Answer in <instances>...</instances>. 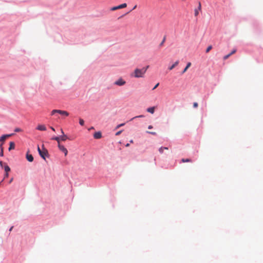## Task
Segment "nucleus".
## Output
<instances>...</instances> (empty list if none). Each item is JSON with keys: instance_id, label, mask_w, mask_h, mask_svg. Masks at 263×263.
Listing matches in <instances>:
<instances>
[{"instance_id": "1", "label": "nucleus", "mask_w": 263, "mask_h": 263, "mask_svg": "<svg viewBox=\"0 0 263 263\" xmlns=\"http://www.w3.org/2000/svg\"><path fill=\"white\" fill-rule=\"evenodd\" d=\"M149 67V66H147L146 67H143V68L140 69L138 68H136L133 73L132 74V76L135 78H142L144 77V74L145 73L147 69Z\"/></svg>"}, {"instance_id": "2", "label": "nucleus", "mask_w": 263, "mask_h": 263, "mask_svg": "<svg viewBox=\"0 0 263 263\" xmlns=\"http://www.w3.org/2000/svg\"><path fill=\"white\" fill-rule=\"evenodd\" d=\"M55 113H58L62 116H64L67 117L69 116V113L67 111L59 110V109H54L52 110L51 114V115H54Z\"/></svg>"}, {"instance_id": "3", "label": "nucleus", "mask_w": 263, "mask_h": 263, "mask_svg": "<svg viewBox=\"0 0 263 263\" xmlns=\"http://www.w3.org/2000/svg\"><path fill=\"white\" fill-rule=\"evenodd\" d=\"M40 156L44 159H45V156L48 154V151L44 147V145L42 146V151L39 153Z\"/></svg>"}, {"instance_id": "4", "label": "nucleus", "mask_w": 263, "mask_h": 263, "mask_svg": "<svg viewBox=\"0 0 263 263\" xmlns=\"http://www.w3.org/2000/svg\"><path fill=\"white\" fill-rule=\"evenodd\" d=\"M125 83L126 82L122 78L118 79V80L114 82V84L118 86H123L125 85Z\"/></svg>"}, {"instance_id": "5", "label": "nucleus", "mask_w": 263, "mask_h": 263, "mask_svg": "<svg viewBox=\"0 0 263 263\" xmlns=\"http://www.w3.org/2000/svg\"><path fill=\"white\" fill-rule=\"evenodd\" d=\"M127 4L126 3L122 4L118 6L112 7L110 10L111 11H115L117 9H122L126 7Z\"/></svg>"}, {"instance_id": "6", "label": "nucleus", "mask_w": 263, "mask_h": 263, "mask_svg": "<svg viewBox=\"0 0 263 263\" xmlns=\"http://www.w3.org/2000/svg\"><path fill=\"white\" fill-rule=\"evenodd\" d=\"M12 135H13V134H9V135H3L2 136H1L0 137V141L2 142V144L0 145V146L2 147V145L3 144V142L6 140V139Z\"/></svg>"}, {"instance_id": "7", "label": "nucleus", "mask_w": 263, "mask_h": 263, "mask_svg": "<svg viewBox=\"0 0 263 263\" xmlns=\"http://www.w3.org/2000/svg\"><path fill=\"white\" fill-rule=\"evenodd\" d=\"M58 147L60 151H61L62 152H63L64 153L65 156H66L67 155L68 151H67V149L63 145H61L60 143H59Z\"/></svg>"}, {"instance_id": "8", "label": "nucleus", "mask_w": 263, "mask_h": 263, "mask_svg": "<svg viewBox=\"0 0 263 263\" xmlns=\"http://www.w3.org/2000/svg\"><path fill=\"white\" fill-rule=\"evenodd\" d=\"M201 3L200 2H199L198 3V8L197 9H195L194 10V14H195V16H198V15L199 14V11H201Z\"/></svg>"}, {"instance_id": "9", "label": "nucleus", "mask_w": 263, "mask_h": 263, "mask_svg": "<svg viewBox=\"0 0 263 263\" xmlns=\"http://www.w3.org/2000/svg\"><path fill=\"white\" fill-rule=\"evenodd\" d=\"M26 159L29 162H32L33 161V157L31 154H29V152L26 154Z\"/></svg>"}, {"instance_id": "10", "label": "nucleus", "mask_w": 263, "mask_h": 263, "mask_svg": "<svg viewBox=\"0 0 263 263\" xmlns=\"http://www.w3.org/2000/svg\"><path fill=\"white\" fill-rule=\"evenodd\" d=\"M36 129L41 131H45L46 130V127L44 125L40 124L37 126Z\"/></svg>"}, {"instance_id": "11", "label": "nucleus", "mask_w": 263, "mask_h": 263, "mask_svg": "<svg viewBox=\"0 0 263 263\" xmlns=\"http://www.w3.org/2000/svg\"><path fill=\"white\" fill-rule=\"evenodd\" d=\"M102 137V134L101 132H96L93 134V137L94 138L96 139H100Z\"/></svg>"}, {"instance_id": "12", "label": "nucleus", "mask_w": 263, "mask_h": 263, "mask_svg": "<svg viewBox=\"0 0 263 263\" xmlns=\"http://www.w3.org/2000/svg\"><path fill=\"white\" fill-rule=\"evenodd\" d=\"M155 108L156 107L155 106L149 107V108H147L146 110L147 112H148L152 114H153L155 112Z\"/></svg>"}, {"instance_id": "13", "label": "nucleus", "mask_w": 263, "mask_h": 263, "mask_svg": "<svg viewBox=\"0 0 263 263\" xmlns=\"http://www.w3.org/2000/svg\"><path fill=\"white\" fill-rule=\"evenodd\" d=\"M179 64V61H176L171 66L168 67V69L171 70L174 69L176 66H177Z\"/></svg>"}, {"instance_id": "14", "label": "nucleus", "mask_w": 263, "mask_h": 263, "mask_svg": "<svg viewBox=\"0 0 263 263\" xmlns=\"http://www.w3.org/2000/svg\"><path fill=\"white\" fill-rule=\"evenodd\" d=\"M15 148V143L13 142H10L9 144V151Z\"/></svg>"}, {"instance_id": "15", "label": "nucleus", "mask_w": 263, "mask_h": 263, "mask_svg": "<svg viewBox=\"0 0 263 263\" xmlns=\"http://www.w3.org/2000/svg\"><path fill=\"white\" fill-rule=\"evenodd\" d=\"M191 63L189 62L187 64V65H186V67H185V68L182 71V73H185L186 71V70H187V69L191 66Z\"/></svg>"}, {"instance_id": "16", "label": "nucleus", "mask_w": 263, "mask_h": 263, "mask_svg": "<svg viewBox=\"0 0 263 263\" xmlns=\"http://www.w3.org/2000/svg\"><path fill=\"white\" fill-rule=\"evenodd\" d=\"M4 167L6 173H8L9 172H10V168L7 164H4Z\"/></svg>"}, {"instance_id": "17", "label": "nucleus", "mask_w": 263, "mask_h": 263, "mask_svg": "<svg viewBox=\"0 0 263 263\" xmlns=\"http://www.w3.org/2000/svg\"><path fill=\"white\" fill-rule=\"evenodd\" d=\"M60 139H61V140L64 141L68 139V137H67V135L63 134V135H62V136H60Z\"/></svg>"}, {"instance_id": "18", "label": "nucleus", "mask_w": 263, "mask_h": 263, "mask_svg": "<svg viewBox=\"0 0 263 263\" xmlns=\"http://www.w3.org/2000/svg\"><path fill=\"white\" fill-rule=\"evenodd\" d=\"M164 149H168V148L167 147H161L159 149V152L160 153L162 154L163 153Z\"/></svg>"}, {"instance_id": "19", "label": "nucleus", "mask_w": 263, "mask_h": 263, "mask_svg": "<svg viewBox=\"0 0 263 263\" xmlns=\"http://www.w3.org/2000/svg\"><path fill=\"white\" fill-rule=\"evenodd\" d=\"M191 160L190 159H184V158H183L181 159V162H191Z\"/></svg>"}, {"instance_id": "20", "label": "nucleus", "mask_w": 263, "mask_h": 263, "mask_svg": "<svg viewBox=\"0 0 263 263\" xmlns=\"http://www.w3.org/2000/svg\"><path fill=\"white\" fill-rule=\"evenodd\" d=\"M79 123L81 125L83 126L84 124V121L82 119H79Z\"/></svg>"}, {"instance_id": "21", "label": "nucleus", "mask_w": 263, "mask_h": 263, "mask_svg": "<svg viewBox=\"0 0 263 263\" xmlns=\"http://www.w3.org/2000/svg\"><path fill=\"white\" fill-rule=\"evenodd\" d=\"M212 49V46L211 45L209 46L206 49V53L209 52Z\"/></svg>"}, {"instance_id": "22", "label": "nucleus", "mask_w": 263, "mask_h": 263, "mask_svg": "<svg viewBox=\"0 0 263 263\" xmlns=\"http://www.w3.org/2000/svg\"><path fill=\"white\" fill-rule=\"evenodd\" d=\"M143 117H144V116H143V115H139V116H136V117H133V118H132V119H130V121H132V120H134V119L137 118H143Z\"/></svg>"}, {"instance_id": "23", "label": "nucleus", "mask_w": 263, "mask_h": 263, "mask_svg": "<svg viewBox=\"0 0 263 263\" xmlns=\"http://www.w3.org/2000/svg\"><path fill=\"white\" fill-rule=\"evenodd\" d=\"M15 132H22V129L20 128H15L14 129Z\"/></svg>"}, {"instance_id": "24", "label": "nucleus", "mask_w": 263, "mask_h": 263, "mask_svg": "<svg viewBox=\"0 0 263 263\" xmlns=\"http://www.w3.org/2000/svg\"><path fill=\"white\" fill-rule=\"evenodd\" d=\"M146 132H147V133L150 134L154 135V136L157 135V133L156 132H148V131H147Z\"/></svg>"}, {"instance_id": "25", "label": "nucleus", "mask_w": 263, "mask_h": 263, "mask_svg": "<svg viewBox=\"0 0 263 263\" xmlns=\"http://www.w3.org/2000/svg\"><path fill=\"white\" fill-rule=\"evenodd\" d=\"M231 56V54L229 53L226 55H225L224 57H223V60H227V59H228Z\"/></svg>"}, {"instance_id": "26", "label": "nucleus", "mask_w": 263, "mask_h": 263, "mask_svg": "<svg viewBox=\"0 0 263 263\" xmlns=\"http://www.w3.org/2000/svg\"><path fill=\"white\" fill-rule=\"evenodd\" d=\"M55 140L58 142V144L60 143V141L61 140L60 137H56V139Z\"/></svg>"}, {"instance_id": "27", "label": "nucleus", "mask_w": 263, "mask_h": 263, "mask_svg": "<svg viewBox=\"0 0 263 263\" xmlns=\"http://www.w3.org/2000/svg\"><path fill=\"white\" fill-rule=\"evenodd\" d=\"M1 147V152L0 153V156H3V148L2 146Z\"/></svg>"}, {"instance_id": "28", "label": "nucleus", "mask_w": 263, "mask_h": 263, "mask_svg": "<svg viewBox=\"0 0 263 263\" xmlns=\"http://www.w3.org/2000/svg\"><path fill=\"white\" fill-rule=\"evenodd\" d=\"M236 52V49H234L230 54L231 55L234 54Z\"/></svg>"}, {"instance_id": "29", "label": "nucleus", "mask_w": 263, "mask_h": 263, "mask_svg": "<svg viewBox=\"0 0 263 263\" xmlns=\"http://www.w3.org/2000/svg\"><path fill=\"white\" fill-rule=\"evenodd\" d=\"M194 107H197L198 106V103L197 102H194L193 104Z\"/></svg>"}, {"instance_id": "30", "label": "nucleus", "mask_w": 263, "mask_h": 263, "mask_svg": "<svg viewBox=\"0 0 263 263\" xmlns=\"http://www.w3.org/2000/svg\"><path fill=\"white\" fill-rule=\"evenodd\" d=\"M124 125V123H122V124H120L119 125H118L117 126V128H118L119 127H120L121 126H122Z\"/></svg>"}, {"instance_id": "31", "label": "nucleus", "mask_w": 263, "mask_h": 263, "mask_svg": "<svg viewBox=\"0 0 263 263\" xmlns=\"http://www.w3.org/2000/svg\"><path fill=\"white\" fill-rule=\"evenodd\" d=\"M4 164H6L5 163H3L2 161H0V165L2 166V167H4Z\"/></svg>"}, {"instance_id": "32", "label": "nucleus", "mask_w": 263, "mask_h": 263, "mask_svg": "<svg viewBox=\"0 0 263 263\" xmlns=\"http://www.w3.org/2000/svg\"><path fill=\"white\" fill-rule=\"evenodd\" d=\"M159 85V83H158L153 88V90H154L155 89H156Z\"/></svg>"}, {"instance_id": "33", "label": "nucleus", "mask_w": 263, "mask_h": 263, "mask_svg": "<svg viewBox=\"0 0 263 263\" xmlns=\"http://www.w3.org/2000/svg\"><path fill=\"white\" fill-rule=\"evenodd\" d=\"M37 151L39 152V153H40L42 151V149H40L39 145L37 146Z\"/></svg>"}, {"instance_id": "34", "label": "nucleus", "mask_w": 263, "mask_h": 263, "mask_svg": "<svg viewBox=\"0 0 263 263\" xmlns=\"http://www.w3.org/2000/svg\"><path fill=\"white\" fill-rule=\"evenodd\" d=\"M164 42H165V38L163 39L162 42L161 43L160 46H162Z\"/></svg>"}, {"instance_id": "35", "label": "nucleus", "mask_w": 263, "mask_h": 263, "mask_svg": "<svg viewBox=\"0 0 263 263\" xmlns=\"http://www.w3.org/2000/svg\"><path fill=\"white\" fill-rule=\"evenodd\" d=\"M8 173H6L5 176H4V178L8 177Z\"/></svg>"}, {"instance_id": "36", "label": "nucleus", "mask_w": 263, "mask_h": 263, "mask_svg": "<svg viewBox=\"0 0 263 263\" xmlns=\"http://www.w3.org/2000/svg\"><path fill=\"white\" fill-rule=\"evenodd\" d=\"M121 131H119V132H117V133H116V135H120V134H121Z\"/></svg>"}, {"instance_id": "37", "label": "nucleus", "mask_w": 263, "mask_h": 263, "mask_svg": "<svg viewBox=\"0 0 263 263\" xmlns=\"http://www.w3.org/2000/svg\"><path fill=\"white\" fill-rule=\"evenodd\" d=\"M152 128H153V126H152V125H149V126H148V129H152Z\"/></svg>"}, {"instance_id": "38", "label": "nucleus", "mask_w": 263, "mask_h": 263, "mask_svg": "<svg viewBox=\"0 0 263 263\" xmlns=\"http://www.w3.org/2000/svg\"><path fill=\"white\" fill-rule=\"evenodd\" d=\"M50 128H51V130H52L53 131H54V130H55L54 128L53 127H52V126H51V127H50Z\"/></svg>"}, {"instance_id": "39", "label": "nucleus", "mask_w": 263, "mask_h": 263, "mask_svg": "<svg viewBox=\"0 0 263 263\" xmlns=\"http://www.w3.org/2000/svg\"><path fill=\"white\" fill-rule=\"evenodd\" d=\"M61 133L62 134V135H63V134H64L63 130L62 129H61Z\"/></svg>"}, {"instance_id": "40", "label": "nucleus", "mask_w": 263, "mask_h": 263, "mask_svg": "<svg viewBox=\"0 0 263 263\" xmlns=\"http://www.w3.org/2000/svg\"><path fill=\"white\" fill-rule=\"evenodd\" d=\"M55 139H56V137H52V138H51V139H52V140H55Z\"/></svg>"}, {"instance_id": "41", "label": "nucleus", "mask_w": 263, "mask_h": 263, "mask_svg": "<svg viewBox=\"0 0 263 263\" xmlns=\"http://www.w3.org/2000/svg\"><path fill=\"white\" fill-rule=\"evenodd\" d=\"M136 7H137V5H135V6L134 7V8H133V10H134V9H136Z\"/></svg>"}, {"instance_id": "42", "label": "nucleus", "mask_w": 263, "mask_h": 263, "mask_svg": "<svg viewBox=\"0 0 263 263\" xmlns=\"http://www.w3.org/2000/svg\"><path fill=\"white\" fill-rule=\"evenodd\" d=\"M125 146H126V147H128V146H129V144L127 143V144H126V145H125Z\"/></svg>"}, {"instance_id": "43", "label": "nucleus", "mask_w": 263, "mask_h": 263, "mask_svg": "<svg viewBox=\"0 0 263 263\" xmlns=\"http://www.w3.org/2000/svg\"><path fill=\"white\" fill-rule=\"evenodd\" d=\"M13 228V227H11V228L10 229L9 231H12Z\"/></svg>"}, {"instance_id": "44", "label": "nucleus", "mask_w": 263, "mask_h": 263, "mask_svg": "<svg viewBox=\"0 0 263 263\" xmlns=\"http://www.w3.org/2000/svg\"><path fill=\"white\" fill-rule=\"evenodd\" d=\"M13 180V178H11V179L10 180L9 182L11 183Z\"/></svg>"}, {"instance_id": "45", "label": "nucleus", "mask_w": 263, "mask_h": 263, "mask_svg": "<svg viewBox=\"0 0 263 263\" xmlns=\"http://www.w3.org/2000/svg\"><path fill=\"white\" fill-rule=\"evenodd\" d=\"M130 143H133V140H131L130 141Z\"/></svg>"}, {"instance_id": "46", "label": "nucleus", "mask_w": 263, "mask_h": 263, "mask_svg": "<svg viewBox=\"0 0 263 263\" xmlns=\"http://www.w3.org/2000/svg\"><path fill=\"white\" fill-rule=\"evenodd\" d=\"M93 129V127H91L89 129Z\"/></svg>"}]
</instances>
